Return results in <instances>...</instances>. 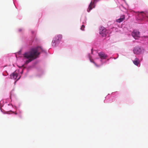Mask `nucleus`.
Listing matches in <instances>:
<instances>
[{"instance_id": "nucleus-15", "label": "nucleus", "mask_w": 148, "mask_h": 148, "mask_svg": "<svg viewBox=\"0 0 148 148\" xmlns=\"http://www.w3.org/2000/svg\"><path fill=\"white\" fill-rule=\"evenodd\" d=\"M15 114H17V113H15Z\"/></svg>"}, {"instance_id": "nucleus-2", "label": "nucleus", "mask_w": 148, "mask_h": 148, "mask_svg": "<svg viewBox=\"0 0 148 148\" xmlns=\"http://www.w3.org/2000/svg\"><path fill=\"white\" fill-rule=\"evenodd\" d=\"M62 38L61 35L59 34L55 36L52 42V45L55 47L57 46L59 43L60 41Z\"/></svg>"}, {"instance_id": "nucleus-8", "label": "nucleus", "mask_w": 148, "mask_h": 148, "mask_svg": "<svg viewBox=\"0 0 148 148\" xmlns=\"http://www.w3.org/2000/svg\"><path fill=\"white\" fill-rule=\"evenodd\" d=\"M99 56L101 59H104L106 58V56L103 52H100L98 53Z\"/></svg>"}, {"instance_id": "nucleus-3", "label": "nucleus", "mask_w": 148, "mask_h": 148, "mask_svg": "<svg viewBox=\"0 0 148 148\" xmlns=\"http://www.w3.org/2000/svg\"><path fill=\"white\" fill-rule=\"evenodd\" d=\"M132 35L135 39H137L140 37V32L138 31L134 30L132 32Z\"/></svg>"}, {"instance_id": "nucleus-12", "label": "nucleus", "mask_w": 148, "mask_h": 148, "mask_svg": "<svg viewBox=\"0 0 148 148\" xmlns=\"http://www.w3.org/2000/svg\"><path fill=\"white\" fill-rule=\"evenodd\" d=\"M84 28H85V26H84V25H82L81 27V29L82 30H84Z\"/></svg>"}, {"instance_id": "nucleus-16", "label": "nucleus", "mask_w": 148, "mask_h": 148, "mask_svg": "<svg viewBox=\"0 0 148 148\" xmlns=\"http://www.w3.org/2000/svg\"><path fill=\"white\" fill-rule=\"evenodd\" d=\"M23 71H22L21 72V73H23Z\"/></svg>"}, {"instance_id": "nucleus-1", "label": "nucleus", "mask_w": 148, "mask_h": 148, "mask_svg": "<svg viewBox=\"0 0 148 148\" xmlns=\"http://www.w3.org/2000/svg\"><path fill=\"white\" fill-rule=\"evenodd\" d=\"M40 51L45 52V50L42 47H38L32 48L30 50L23 54V57L28 59L26 61L25 64H28L36 58L40 54Z\"/></svg>"}, {"instance_id": "nucleus-5", "label": "nucleus", "mask_w": 148, "mask_h": 148, "mask_svg": "<svg viewBox=\"0 0 148 148\" xmlns=\"http://www.w3.org/2000/svg\"><path fill=\"white\" fill-rule=\"evenodd\" d=\"M95 1L96 0H93V1H91V2L87 9V11L88 12H89L93 8L95 7V5H94V3Z\"/></svg>"}, {"instance_id": "nucleus-7", "label": "nucleus", "mask_w": 148, "mask_h": 148, "mask_svg": "<svg viewBox=\"0 0 148 148\" xmlns=\"http://www.w3.org/2000/svg\"><path fill=\"white\" fill-rule=\"evenodd\" d=\"M125 18V16L124 15H123L121 16L120 18L117 19L116 21V22L120 23L121 22L123 21Z\"/></svg>"}, {"instance_id": "nucleus-11", "label": "nucleus", "mask_w": 148, "mask_h": 148, "mask_svg": "<svg viewBox=\"0 0 148 148\" xmlns=\"http://www.w3.org/2000/svg\"><path fill=\"white\" fill-rule=\"evenodd\" d=\"M18 74L15 73H12V75H11V78L12 79H16L17 77Z\"/></svg>"}, {"instance_id": "nucleus-6", "label": "nucleus", "mask_w": 148, "mask_h": 148, "mask_svg": "<svg viewBox=\"0 0 148 148\" xmlns=\"http://www.w3.org/2000/svg\"><path fill=\"white\" fill-rule=\"evenodd\" d=\"M133 51L134 54H139L141 51V49L138 47H136L134 49Z\"/></svg>"}, {"instance_id": "nucleus-9", "label": "nucleus", "mask_w": 148, "mask_h": 148, "mask_svg": "<svg viewBox=\"0 0 148 148\" xmlns=\"http://www.w3.org/2000/svg\"><path fill=\"white\" fill-rule=\"evenodd\" d=\"M134 64L138 66L139 63V61L138 58H136L135 60L133 61Z\"/></svg>"}, {"instance_id": "nucleus-14", "label": "nucleus", "mask_w": 148, "mask_h": 148, "mask_svg": "<svg viewBox=\"0 0 148 148\" xmlns=\"http://www.w3.org/2000/svg\"><path fill=\"white\" fill-rule=\"evenodd\" d=\"M32 34H33V33H34V31H32Z\"/></svg>"}, {"instance_id": "nucleus-4", "label": "nucleus", "mask_w": 148, "mask_h": 148, "mask_svg": "<svg viewBox=\"0 0 148 148\" xmlns=\"http://www.w3.org/2000/svg\"><path fill=\"white\" fill-rule=\"evenodd\" d=\"M106 29L104 27H101L99 29V34L103 37L106 36Z\"/></svg>"}, {"instance_id": "nucleus-10", "label": "nucleus", "mask_w": 148, "mask_h": 148, "mask_svg": "<svg viewBox=\"0 0 148 148\" xmlns=\"http://www.w3.org/2000/svg\"><path fill=\"white\" fill-rule=\"evenodd\" d=\"M136 14L138 16H139L140 17H143V14H146L144 12H136Z\"/></svg>"}, {"instance_id": "nucleus-13", "label": "nucleus", "mask_w": 148, "mask_h": 148, "mask_svg": "<svg viewBox=\"0 0 148 148\" xmlns=\"http://www.w3.org/2000/svg\"><path fill=\"white\" fill-rule=\"evenodd\" d=\"M90 60L91 62L94 63V62L93 60H91V59H90Z\"/></svg>"}]
</instances>
